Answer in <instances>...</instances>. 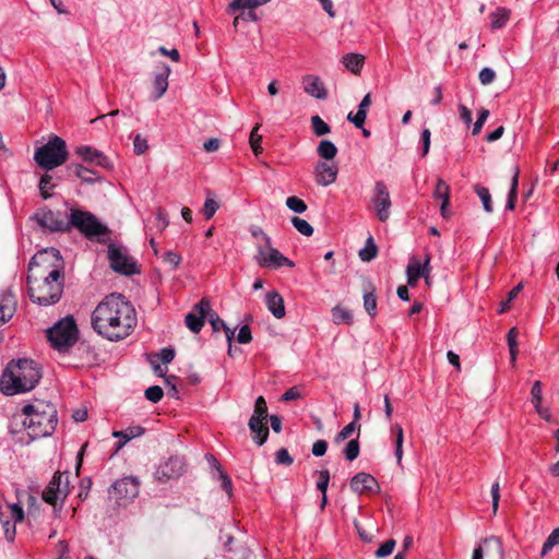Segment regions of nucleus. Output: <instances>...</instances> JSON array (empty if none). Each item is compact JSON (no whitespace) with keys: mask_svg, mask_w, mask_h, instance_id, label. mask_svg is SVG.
<instances>
[{"mask_svg":"<svg viewBox=\"0 0 559 559\" xmlns=\"http://www.w3.org/2000/svg\"><path fill=\"white\" fill-rule=\"evenodd\" d=\"M138 318L132 304L121 294L103 298L91 316L93 330L110 342L128 337L136 326Z\"/></svg>","mask_w":559,"mask_h":559,"instance_id":"nucleus-1","label":"nucleus"},{"mask_svg":"<svg viewBox=\"0 0 559 559\" xmlns=\"http://www.w3.org/2000/svg\"><path fill=\"white\" fill-rule=\"evenodd\" d=\"M50 263L51 270L44 275L39 282L33 275L27 276L28 296L31 300L41 307H47L57 304L63 292V261L60 251L56 248H48L39 251L29 261V271L36 266H43Z\"/></svg>","mask_w":559,"mask_h":559,"instance_id":"nucleus-2","label":"nucleus"},{"mask_svg":"<svg viewBox=\"0 0 559 559\" xmlns=\"http://www.w3.org/2000/svg\"><path fill=\"white\" fill-rule=\"evenodd\" d=\"M57 409L49 402L39 401L24 405L14 414L11 426L14 431L24 430L31 440L50 436L57 426Z\"/></svg>","mask_w":559,"mask_h":559,"instance_id":"nucleus-3","label":"nucleus"},{"mask_svg":"<svg viewBox=\"0 0 559 559\" xmlns=\"http://www.w3.org/2000/svg\"><path fill=\"white\" fill-rule=\"evenodd\" d=\"M41 378L38 365L31 359L12 360L5 367L0 388L3 394L14 395L33 390Z\"/></svg>","mask_w":559,"mask_h":559,"instance_id":"nucleus-4","label":"nucleus"},{"mask_svg":"<svg viewBox=\"0 0 559 559\" xmlns=\"http://www.w3.org/2000/svg\"><path fill=\"white\" fill-rule=\"evenodd\" d=\"M68 156L66 141L58 135H52L46 144L35 150L34 160L40 168L52 170L63 165Z\"/></svg>","mask_w":559,"mask_h":559,"instance_id":"nucleus-5","label":"nucleus"},{"mask_svg":"<svg viewBox=\"0 0 559 559\" xmlns=\"http://www.w3.org/2000/svg\"><path fill=\"white\" fill-rule=\"evenodd\" d=\"M68 224L69 230L74 228L90 240H98L100 236L109 233L108 227L96 215L80 209H70Z\"/></svg>","mask_w":559,"mask_h":559,"instance_id":"nucleus-6","label":"nucleus"},{"mask_svg":"<svg viewBox=\"0 0 559 559\" xmlns=\"http://www.w3.org/2000/svg\"><path fill=\"white\" fill-rule=\"evenodd\" d=\"M47 337L53 348L66 352L78 340V328L74 319L72 317L61 319L47 331Z\"/></svg>","mask_w":559,"mask_h":559,"instance_id":"nucleus-7","label":"nucleus"},{"mask_svg":"<svg viewBox=\"0 0 559 559\" xmlns=\"http://www.w3.org/2000/svg\"><path fill=\"white\" fill-rule=\"evenodd\" d=\"M255 262L265 269H280L282 266L294 267L295 263L273 247L272 241L257 243Z\"/></svg>","mask_w":559,"mask_h":559,"instance_id":"nucleus-8","label":"nucleus"},{"mask_svg":"<svg viewBox=\"0 0 559 559\" xmlns=\"http://www.w3.org/2000/svg\"><path fill=\"white\" fill-rule=\"evenodd\" d=\"M108 259L110 266L117 273L132 275L138 272L135 260L123 246L110 243L108 246Z\"/></svg>","mask_w":559,"mask_h":559,"instance_id":"nucleus-9","label":"nucleus"},{"mask_svg":"<svg viewBox=\"0 0 559 559\" xmlns=\"http://www.w3.org/2000/svg\"><path fill=\"white\" fill-rule=\"evenodd\" d=\"M370 202L377 218L382 223L386 222L391 215L392 202L389 189L382 180L376 181Z\"/></svg>","mask_w":559,"mask_h":559,"instance_id":"nucleus-10","label":"nucleus"},{"mask_svg":"<svg viewBox=\"0 0 559 559\" xmlns=\"http://www.w3.org/2000/svg\"><path fill=\"white\" fill-rule=\"evenodd\" d=\"M139 490L140 483L135 477H123L112 484L109 489V496L118 504L126 506L139 495Z\"/></svg>","mask_w":559,"mask_h":559,"instance_id":"nucleus-11","label":"nucleus"},{"mask_svg":"<svg viewBox=\"0 0 559 559\" xmlns=\"http://www.w3.org/2000/svg\"><path fill=\"white\" fill-rule=\"evenodd\" d=\"M36 223L49 231H68V219L59 211H51L47 207L39 209L33 216Z\"/></svg>","mask_w":559,"mask_h":559,"instance_id":"nucleus-12","label":"nucleus"},{"mask_svg":"<svg viewBox=\"0 0 559 559\" xmlns=\"http://www.w3.org/2000/svg\"><path fill=\"white\" fill-rule=\"evenodd\" d=\"M69 493V475L58 473L53 475L48 486L43 491V499L52 506L62 501Z\"/></svg>","mask_w":559,"mask_h":559,"instance_id":"nucleus-13","label":"nucleus"},{"mask_svg":"<svg viewBox=\"0 0 559 559\" xmlns=\"http://www.w3.org/2000/svg\"><path fill=\"white\" fill-rule=\"evenodd\" d=\"M185 472V462L179 456H171L165 462H162L155 472V477L159 481H167L173 478H178Z\"/></svg>","mask_w":559,"mask_h":559,"instance_id":"nucleus-14","label":"nucleus"},{"mask_svg":"<svg viewBox=\"0 0 559 559\" xmlns=\"http://www.w3.org/2000/svg\"><path fill=\"white\" fill-rule=\"evenodd\" d=\"M207 312H210V302L202 299L194 306L193 311L186 316L185 322L190 331L199 333L202 330Z\"/></svg>","mask_w":559,"mask_h":559,"instance_id":"nucleus-15","label":"nucleus"},{"mask_svg":"<svg viewBox=\"0 0 559 559\" xmlns=\"http://www.w3.org/2000/svg\"><path fill=\"white\" fill-rule=\"evenodd\" d=\"M350 488L359 495H371L380 490L377 479L365 472L357 473L350 480Z\"/></svg>","mask_w":559,"mask_h":559,"instance_id":"nucleus-16","label":"nucleus"},{"mask_svg":"<svg viewBox=\"0 0 559 559\" xmlns=\"http://www.w3.org/2000/svg\"><path fill=\"white\" fill-rule=\"evenodd\" d=\"M338 167L334 163L318 162L314 166L316 182L321 187H328L335 182Z\"/></svg>","mask_w":559,"mask_h":559,"instance_id":"nucleus-17","label":"nucleus"},{"mask_svg":"<svg viewBox=\"0 0 559 559\" xmlns=\"http://www.w3.org/2000/svg\"><path fill=\"white\" fill-rule=\"evenodd\" d=\"M170 74V68L169 66L163 63L159 67H157L154 80H153V93H152V100H157L166 93L168 88V76Z\"/></svg>","mask_w":559,"mask_h":559,"instance_id":"nucleus-18","label":"nucleus"},{"mask_svg":"<svg viewBox=\"0 0 559 559\" xmlns=\"http://www.w3.org/2000/svg\"><path fill=\"white\" fill-rule=\"evenodd\" d=\"M75 153L86 163L100 166L103 168L111 167V163L108 157H106L103 152L91 146H79L76 147Z\"/></svg>","mask_w":559,"mask_h":559,"instance_id":"nucleus-19","label":"nucleus"},{"mask_svg":"<svg viewBox=\"0 0 559 559\" xmlns=\"http://www.w3.org/2000/svg\"><path fill=\"white\" fill-rule=\"evenodd\" d=\"M301 85L304 91L311 97L317 99H325L328 97V92L324 87V84L317 75L307 74L302 76Z\"/></svg>","mask_w":559,"mask_h":559,"instance_id":"nucleus-20","label":"nucleus"},{"mask_svg":"<svg viewBox=\"0 0 559 559\" xmlns=\"http://www.w3.org/2000/svg\"><path fill=\"white\" fill-rule=\"evenodd\" d=\"M267 310L276 318L282 319L285 316V306L282 296L276 290H271L265 295Z\"/></svg>","mask_w":559,"mask_h":559,"instance_id":"nucleus-21","label":"nucleus"},{"mask_svg":"<svg viewBox=\"0 0 559 559\" xmlns=\"http://www.w3.org/2000/svg\"><path fill=\"white\" fill-rule=\"evenodd\" d=\"M371 104V95L370 93L366 94L365 97L361 99L358 110L356 114L349 112L347 115V120L350 121L356 128L362 129L366 118H367V110L370 107Z\"/></svg>","mask_w":559,"mask_h":559,"instance_id":"nucleus-22","label":"nucleus"},{"mask_svg":"<svg viewBox=\"0 0 559 559\" xmlns=\"http://www.w3.org/2000/svg\"><path fill=\"white\" fill-rule=\"evenodd\" d=\"M249 428L252 433V439L258 445H262L269 437V428L263 424V420L250 418Z\"/></svg>","mask_w":559,"mask_h":559,"instance_id":"nucleus-23","label":"nucleus"},{"mask_svg":"<svg viewBox=\"0 0 559 559\" xmlns=\"http://www.w3.org/2000/svg\"><path fill=\"white\" fill-rule=\"evenodd\" d=\"M266 3L267 0H231L227 7V13L234 14L238 11L254 10Z\"/></svg>","mask_w":559,"mask_h":559,"instance_id":"nucleus-24","label":"nucleus"},{"mask_svg":"<svg viewBox=\"0 0 559 559\" xmlns=\"http://www.w3.org/2000/svg\"><path fill=\"white\" fill-rule=\"evenodd\" d=\"M511 11L507 8L499 7L490 14V28L492 31L500 29L507 25L510 20Z\"/></svg>","mask_w":559,"mask_h":559,"instance_id":"nucleus-25","label":"nucleus"},{"mask_svg":"<svg viewBox=\"0 0 559 559\" xmlns=\"http://www.w3.org/2000/svg\"><path fill=\"white\" fill-rule=\"evenodd\" d=\"M144 433V428L141 426H132L128 427L126 430L121 431H115L112 436L115 438H119L120 441L118 442L117 450L121 449L127 442L130 440L140 437Z\"/></svg>","mask_w":559,"mask_h":559,"instance_id":"nucleus-26","label":"nucleus"},{"mask_svg":"<svg viewBox=\"0 0 559 559\" xmlns=\"http://www.w3.org/2000/svg\"><path fill=\"white\" fill-rule=\"evenodd\" d=\"M68 176H74L80 178L83 182L93 183L96 179L92 176L94 173L88 168L80 165L72 164L67 167Z\"/></svg>","mask_w":559,"mask_h":559,"instance_id":"nucleus-27","label":"nucleus"},{"mask_svg":"<svg viewBox=\"0 0 559 559\" xmlns=\"http://www.w3.org/2000/svg\"><path fill=\"white\" fill-rule=\"evenodd\" d=\"M365 58L358 53H347L342 58L343 66L354 74H358L364 66Z\"/></svg>","mask_w":559,"mask_h":559,"instance_id":"nucleus-28","label":"nucleus"},{"mask_svg":"<svg viewBox=\"0 0 559 559\" xmlns=\"http://www.w3.org/2000/svg\"><path fill=\"white\" fill-rule=\"evenodd\" d=\"M407 284L411 286L416 285L419 277L423 275L421 262L416 258L412 257L406 267Z\"/></svg>","mask_w":559,"mask_h":559,"instance_id":"nucleus-29","label":"nucleus"},{"mask_svg":"<svg viewBox=\"0 0 559 559\" xmlns=\"http://www.w3.org/2000/svg\"><path fill=\"white\" fill-rule=\"evenodd\" d=\"M317 154L325 162L333 159L337 154V147L330 140L320 141L317 147Z\"/></svg>","mask_w":559,"mask_h":559,"instance_id":"nucleus-30","label":"nucleus"},{"mask_svg":"<svg viewBox=\"0 0 559 559\" xmlns=\"http://www.w3.org/2000/svg\"><path fill=\"white\" fill-rule=\"evenodd\" d=\"M518 185H519V169L515 168L512 180H511V187L508 195V201L506 204V209L508 211H513L515 207V201L518 197Z\"/></svg>","mask_w":559,"mask_h":559,"instance_id":"nucleus-31","label":"nucleus"},{"mask_svg":"<svg viewBox=\"0 0 559 559\" xmlns=\"http://www.w3.org/2000/svg\"><path fill=\"white\" fill-rule=\"evenodd\" d=\"M332 319L335 324L352 323V312L343 307L336 306L332 309Z\"/></svg>","mask_w":559,"mask_h":559,"instance_id":"nucleus-32","label":"nucleus"},{"mask_svg":"<svg viewBox=\"0 0 559 559\" xmlns=\"http://www.w3.org/2000/svg\"><path fill=\"white\" fill-rule=\"evenodd\" d=\"M392 432L395 433V457L397 464H401L403 457V441L404 433L403 428L400 425H395L392 427Z\"/></svg>","mask_w":559,"mask_h":559,"instance_id":"nucleus-33","label":"nucleus"},{"mask_svg":"<svg viewBox=\"0 0 559 559\" xmlns=\"http://www.w3.org/2000/svg\"><path fill=\"white\" fill-rule=\"evenodd\" d=\"M377 251H378L377 246L373 241V238L370 236L367 239L365 247L362 249H360L359 258L362 261L369 262L376 258Z\"/></svg>","mask_w":559,"mask_h":559,"instance_id":"nucleus-34","label":"nucleus"},{"mask_svg":"<svg viewBox=\"0 0 559 559\" xmlns=\"http://www.w3.org/2000/svg\"><path fill=\"white\" fill-rule=\"evenodd\" d=\"M474 191L480 199L484 210L487 213H491L493 211V209H492V202H491V194H490L489 190L483 186H476L474 188Z\"/></svg>","mask_w":559,"mask_h":559,"instance_id":"nucleus-35","label":"nucleus"},{"mask_svg":"<svg viewBox=\"0 0 559 559\" xmlns=\"http://www.w3.org/2000/svg\"><path fill=\"white\" fill-rule=\"evenodd\" d=\"M311 127L317 136H322L331 132L330 126L323 121L320 116L311 117Z\"/></svg>","mask_w":559,"mask_h":559,"instance_id":"nucleus-36","label":"nucleus"},{"mask_svg":"<svg viewBox=\"0 0 559 559\" xmlns=\"http://www.w3.org/2000/svg\"><path fill=\"white\" fill-rule=\"evenodd\" d=\"M432 197L442 200V202L450 201V188L443 179H438Z\"/></svg>","mask_w":559,"mask_h":559,"instance_id":"nucleus-37","label":"nucleus"},{"mask_svg":"<svg viewBox=\"0 0 559 559\" xmlns=\"http://www.w3.org/2000/svg\"><path fill=\"white\" fill-rule=\"evenodd\" d=\"M364 308L369 316L374 317L377 314V297L373 292H365Z\"/></svg>","mask_w":559,"mask_h":559,"instance_id":"nucleus-38","label":"nucleus"},{"mask_svg":"<svg viewBox=\"0 0 559 559\" xmlns=\"http://www.w3.org/2000/svg\"><path fill=\"white\" fill-rule=\"evenodd\" d=\"M293 226L304 236H311L313 234L312 226L304 218L294 216L290 219Z\"/></svg>","mask_w":559,"mask_h":559,"instance_id":"nucleus-39","label":"nucleus"},{"mask_svg":"<svg viewBox=\"0 0 559 559\" xmlns=\"http://www.w3.org/2000/svg\"><path fill=\"white\" fill-rule=\"evenodd\" d=\"M360 451L358 438L348 441L344 449V455L346 460L354 461L358 457Z\"/></svg>","mask_w":559,"mask_h":559,"instance_id":"nucleus-40","label":"nucleus"},{"mask_svg":"<svg viewBox=\"0 0 559 559\" xmlns=\"http://www.w3.org/2000/svg\"><path fill=\"white\" fill-rule=\"evenodd\" d=\"M267 416V407L266 402L262 396H259L254 404V411L251 418H255L257 420H265Z\"/></svg>","mask_w":559,"mask_h":559,"instance_id":"nucleus-41","label":"nucleus"},{"mask_svg":"<svg viewBox=\"0 0 559 559\" xmlns=\"http://www.w3.org/2000/svg\"><path fill=\"white\" fill-rule=\"evenodd\" d=\"M286 206L290 211L298 213V214H301L307 210V204L305 203V201L295 195L288 197L286 199Z\"/></svg>","mask_w":559,"mask_h":559,"instance_id":"nucleus-42","label":"nucleus"},{"mask_svg":"<svg viewBox=\"0 0 559 559\" xmlns=\"http://www.w3.org/2000/svg\"><path fill=\"white\" fill-rule=\"evenodd\" d=\"M360 425L356 423H349L346 425L335 437V442L340 443L345 441L347 438H349L355 430H359Z\"/></svg>","mask_w":559,"mask_h":559,"instance_id":"nucleus-43","label":"nucleus"},{"mask_svg":"<svg viewBox=\"0 0 559 559\" xmlns=\"http://www.w3.org/2000/svg\"><path fill=\"white\" fill-rule=\"evenodd\" d=\"M259 128H260V126L257 124L250 134V145H251V148H252L254 155H259L262 153V146H261L262 136L257 133Z\"/></svg>","mask_w":559,"mask_h":559,"instance_id":"nucleus-44","label":"nucleus"},{"mask_svg":"<svg viewBox=\"0 0 559 559\" xmlns=\"http://www.w3.org/2000/svg\"><path fill=\"white\" fill-rule=\"evenodd\" d=\"M219 205L214 198H207L203 205V214L206 219H210L214 216Z\"/></svg>","mask_w":559,"mask_h":559,"instance_id":"nucleus-45","label":"nucleus"},{"mask_svg":"<svg viewBox=\"0 0 559 559\" xmlns=\"http://www.w3.org/2000/svg\"><path fill=\"white\" fill-rule=\"evenodd\" d=\"M218 478L222 481V488L225 490L230 498L233 496V483L229 476L223 471V468L217 465Z\"/></svg>","mask_w":559,"mask_h":559,"instance_id":"nucleus-46","label":"nucleus"},{"mask_svg":"<svg viewBox=\"0 0 559 559\" xmlns=\"http://www.w3.org/2000/svg\"><path fill=\"white\" fill-rule=\"evenodd\" d=\"M144 395L148 401L158 403L162 400L164 392L159 385H152L145 390Z\"/></svg>","mask_w":559,"mask_h":559,"instance_id":"nucleus-47","label":"nucleus"},{"mask_svg":"<svg viewBox=\"0 0 559 559\" xmlns=\"http://www.w3.org/2000/svg\"><path fill=\"white\" fill-rule=\"evenodd\" d=\"M51 179L52 177L50 175H44L41 178H40V181H39V191H40V195L43 197V199L47 200L48 198H50V192L49 190L52 188V186L50 185L51 182Z\"/></svg>","mask_w":559,"mask_h":559,"instance_id":"nucleus-48","label":"nucleus"},{"mask_svg":"<svg viewBox=\"0 0 559 559\" xmlns=\"http://www.w3.org/2000/svg\"><path fill=\"white\" fill-rule=\"evenodd\" d=\"M488 117H489V110H487L485 108H483L478 112L477 120L473 124V129H472V134L473 135H477L481 131V129H483L486 120L488 119Z\"/></svg>","mask_w":559,"mask_h":559,"instance_id":"nucleus-49","label":"nucleus"},{"mask_svg":"<svg viewBox=\"0 0 559 559\" xmlns=\"http://www.w3.org/2000/svg\"><path fill=\"white\" fill-rule=\"evenodd\" d=\"M148 148L147 140L144 139L141 134H135L133 138V152L136 155H142Z\"/></svg>","mask_w":559,"mask_h":559,"instance_id":"nucleus-50","label":"nucleus"},{"mask_svg":"<svg viewBox=\"0 0 559 559\" xmlns=\"http://www.w3.org/2000/svg\"><path fill=\"white\" fill-rule=\"evenodd\" d=\"M168 224H169V222H168L167 213L164 210L158 209L156 212V215H155L154 227L158 231H163L168 226Z\"/></svg>","mask_w":559,"mask_h":559,"instance_id":"nucleus-51","label":"nucleus"},{"mask_svg":"<svg viewBox=\"0 0 559 559\" xmlns=\"http://www.w3.org/2000/svg\"><path fill=\"white\" fill-rule=\"evenodd\" d=\"M206 319L209 320L212 329L215 332H218L226 325L225 321L222 320L216 312L212 311L211 308H210V312H207V314H206Z\"/></svg>","mask_w":559,"mask_h":559,"instance_id":"nucleus-52","label":"nucleus"},{"mask_svg":"<svg viewBox=\"0 0 559 559\" xmlns=\"http://www.w3.org/2000/svg\"><path fill=\"white\" fill-rule=\"evenodd\" d=\"M394 547H395V540L388 539L377 549L376 556L378 558L386 557L393 552Z\"/></svg>","mask_w":559,"mask_h":559,"instance_id":"nucleus-53","label":"nucleus"},{"mask_svg":"<svg viewBox=\"0 0 559 559\" xmlns=\"http://www.w3.org/2000/svg\"><path fill=\"white\" fill-rule=\"evenodd\" d=\"M319 473V479L317 480V489L321 491V493L326 492L330 481V473L328 469H322Z\"/></svg>","mask_w":559,"mask_h":559,"instance_id":"nucleus-54","label":"nucleus"},{"mask_svg":"<svg viewBox=\"0 0 559 559\" xmlns=\"http://www.w3.org/2000/svg\"><path fill=\"white\" fill-rule=\"evenodd\" d=\"M275 462L281 465H290L294 460L285 448H281L275 453Z\"/></svg>","mask_w":559,"mask_h":559,"instance_id":"nucleus-55","label":"nucleus"},{"mask_svg":"<svg viewBox=\"0 0 559 559\" xmlns=\"http://www.w3.org/2000/svg\"><path fill=\"white\" fill-rule=\"evenodd\" d=\"M496 79V72L488 67H485L479 72V81L484 85L492 83Z\"/></svg>","mask_w":559,"mask_h":559,"instance_id":"nucleus-56","label":"nucleus"},{"mask_svg":"<svg viewBox=\"0 0 559 559\" xmlns=\"http://www.w3.org/2000/svg\"><path fill=\"white\" fill-rule=\"evenodd\" d=\"M4 301H7V299L0 302V324H4L13 316V308Z\"/></svg>","mask_w":559,"mask_h":559,"instance_id":"nucleus-57","label":"nucleus"},{"mask_svg":"<svg viewBox=\"0 0 559 559\" xmlns=\"http://www.w3.org/2000/svg\"><path fill=\"white\" fill-rule=\"evenodd\" d=\"M163 262L166 264H169L171 267H177L181 262V257L173 251H166L163 257Z\"/></svg>","mask_w":559,"mask_h":559,"instance_id":"nucleus-58","label":"nucleus"},{"mask_svg":"<svg viewBox=\"0 0 559 559\" xmlns=\"http://www.w3.org/2000/svg\"><path fill=\"white\" fill-rule=\"evenodd\" d=\"M531 394H532V403L534 406H538V404H542V383H540V381H535L533 383Z\"/></svg>","mask_w":559,"mask_h":559,"instance_id":"nucleus-59","label":"nucleus"},{"mask_svg":"<svg viewBox=\"0 0 559 559\" xmlns=\"http://www.w3.org/2000/svg\"><path fill=\"white\" fill-rule=\"evenodd\" d=\"M326 450H328V442L325 440H317L312 444L311 452L314 456L320 457L325 454Z\"/></svg>","mask_w":559,"mask_h":559,"instance_id":"nucleus-60","label":"nucleus"},{"mask_svg":"<svg viewBox=\"0 0 559 559\" xmlns=\"http://www.w3.org/2000/svg\"><path fill=\"white\" fill-rule=\"evenodd\" d=\"M251 340H252V335H251V330H250L249 325L241 326L239 329V332L237 335V341L240 344H248L251 342Z\"/></svg>","mask_w":559,"mask_h":559,"instance_id":"nucleus-61","label":"nucleus"},{"mask_svg":"<svg viewBox=\"0 0 559 559\" xmlns=\"http://www.w3.org/2000/svg\"><path fill=\"white\" fill-rule=\"evenodd\" d=\"M159 360L163 364H169L175 358V350L170 347H165L160 349V352L157 354Z\"/></svg>","mask_w":559,"mask_h":559,"instance_id":"nucleus-62","label":"nucleus"},{"mask_svg":"<svg viewBox=\"0 0 559 559\" xmlns=\"http://www.w3.org/2000/svg\"><path fill=\"white\" fill-rule=\"evenodd\" d=\"M459 114H460V118L464 122V124L469 127L473 121L472 111L465 105L460 104L459 105Z\"/></svg>","mask_w":559,"mask_h":559,"instance_id":"nucleus-63","label":"nucleus"},{"mask_svg":"<svg viewBox=\"0 0 559 559\" xmlns=\"http://www.w3.org/2000/svg\"><path fill=\"white\" fill-rule=\"evenodd\" d=\"M251 235L252 237L257 238L259 241L258 243H267L271 240L270 236L266 235L262 228L260 227H254L251 229Z\"/></svg>","mask_w":559,"mask_h":559,"instance_id":"nucleus-64","label":"nucleus"}]
</instances>
